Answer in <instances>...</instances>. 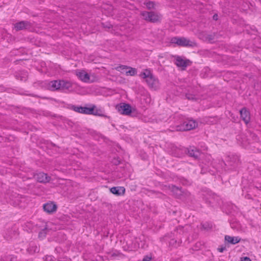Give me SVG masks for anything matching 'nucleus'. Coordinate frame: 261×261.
<instances>
[{"label": "nucleus", "instance_id": "f257e3e1", "mask_svg": "<svg viewBox=\"0 0 261 261\" xmlns=\"http://www.w3.org/2000/svg\"><path fill=\"white\" fill-rule=\"evenodd\" d=\"M140 76L145 80L149 88L154 90L160 88V84L158 79L153 75L150 70L148 69L144 70L140 74Z\"/></svg>", "mask_w": 261, "mask_h": 261}, {"label": "nucleus", "instance_id": "7c9ffc66", "mask_svg": "<svg viewBox=\"0 0 261 261\" xmlns=\"http://www.w3.org/2000/svg\"><path fill=\"white\" fill-rule=\"evenodd\" d=\"M73 110L76 112L81 113V110H82V107L73 106Z\"/></svg>", "mask_w": 261, "mask_h": 261}, {"label": "nucleus", "instance_id": "e433bc0d", "mask_svg": "<svg viewBox=\"0 0 261 261\" xmlns=\"http://www.w3.org/2000/svg\"><path fill=\"white\" fill-rule=\"evenodd\" d=\"M19 261H28V260H19Z\"/></svg>", "mask_w": 261, "mask_h": 261}, {"label": "nucleus", "instance_id": "39448f33", "mask_svg": "<svg viewBox=\"0 0 261 261\" xmlns=\"http://www.w3.org/2000/svg\"><path fill=\"white\" fill-rule=\"evenodd\" d=\"M175 64L179 67H181L183 70L189 66H190L192 62L188 59H185L180 56H175Z\"/></svg>", "mask_w": 261, "mask_h": 261}, {"label": "nucleus", "instance_id": "2eb2a0df", "mask_svg": "<svg viewBox=\"0 0 261 261\" xmlns=\"http://www.w3.org/2000/svg\"><path fill=\"white\" fill-rule=\"evenodd\" d=\"M169 187L173 194L177 198H180V196H182L184 193L181 188L174 185L170 186Z\"/></svg>", "mask_w": 261, "mask_h": 261}, {"label": "nucleus", "instance_id": "6e6552de", "mask_svg": "<svg viewBox=\"0 0 261 261\" xmlns=\"http://www.w3.org/2000/svg\"><path fill=\"white\" fill-rule=\"evenodd\" d=\"M197 125V123L193 120H189L185 121L182 125V128H180L179 130H189L195 128Z\"/></svg>", "mask_w": 261, "mask_h": 261}, {"label": "nucleus", "instance_id": "5701e85b", "mask_svg": "<svg viewBox=\"0 0 261 261\" xmlns=\"http://www.w3.org/2000/svg\"><path fill=\"white\" fill-rule=\"evenodd\" d=\"M96 108L95 106L93 105L92 107V108L93 109V112L92 113H91L90 115H94L96 116H103L104 115L102 114V111L100 109H95Z\"/></svg>", "mask_w": 261, "mask_h": 261}, {"label": "nucleus", "instance_id": "6ab92c4d", "mask_svg": "<svg viewBox=\"0 0 261 261\" xmlns=\"http://www.w3.org/2000/svg\"><path fill=\"white\" fill-rule=\"evenodd\" d=\"M227 162L230 166H235L237 165L239 161V159L236 155H232V156H228Z\"/></svg>", "mask_w": 261, "mask_h": 261}, {"label": "nucleus", "instance_id": "9b49d317", "mask_svg": "<svg viewBox=\"0 0 261 261\" xmlns=\"http://www.w3.org/2000/svg\"><path fill=\"white\" fill-rule=\"evenodd\" d=\"M188 153L189 156L197 159L200 155L201 152L199 149L194 146H190L187 149Z\"/></svg>", "mask_w": 261, "mask_h": 261}, {"label": "nucleus", "instance_id": "ddd939ff", "mask_svg": "<svg viewBox=\"0 0 261 261\" xmlns=\"http://www.w3.org/2000/svg\"><path fill=\"white\" fill-rule=\"evenodd\" d=\"M76 76L84 82H89L90 81L89 75L85 71H79L76 72Z\"/></svg>", "mask_w": 261, "mask_h": 261}, {"label": "nucleus", "instance_id": "c9c22d12", "mask_svg": "<svg viewBox=\"0 0 261 261\" xmlns=\"http://www.w3.org/2000/svg\"><path fill=\"white\" fill-rule=\"evenodd\" d=\"M213 19L214 20H217L218 19V15L217 14H215L214 16H213Z\"/></svg>", "mask_w": 261, "mask_h": 261}, {"label": "nucleus", "instance_id": "f704fd0d", "mask_svg": "<svg viewBox=\"0 0 261 261\" xmlns=\"http://www.w3.org/2000/svg\"><path fill=\"white\" fill-rule=\"evenodd\" d=\"M241 261H251V259L249 257H245Z\"/></svg>", "mask_w": 261, "mask_h": 261}, {"label": "nucleus", "instance_id": "412c9836", "mask_svg": "<svg viewBox=\"0 0 261 261\" xmlns=\"http://www.w3.org/2000/svg\"><path fill=\"white\" fill-rule=\"evenodd\" d=\"M93 109L91 108H88L86 107H82V110H81V113L90 115L92 113Z\"/></svg>", "mask_w": 261, "mask_h": 261}, {"label": "nucleus", "instance_id": "0eeeda50", "mask_svg": "<svg viewBox=\"0 0 261 261\" xmlns=\"http://www.w3.org/2000/svg\"><path fill=\"white\" fill-rule=\"evenodd\" d=\"M31 27V22L28 21H21L14 24V29L16 31L29 29Z\"/></svg>", "mask_w": 261, "mask_h": 261}, {"label": "nucleus", "instance_id": "aec40b11", "mask_svg": "<svg viewBox=\"0 0 261 261\" xmlns=\"http://www.w3.org/2000/svg\"><path fill=\"white\" fill-rule=\"evenodd\" d=\"M39 251V249L35 245H30V247L27 249V251L30 254H33L36 252H38Z\"/></svg>", "mask_w": 261, "mask_h": 261}, {"label": "nucleus", "instance_id": "f3484780", "mask_svg": "<svg viewBox=\"0 0 261 261\" xmlns=\"http://www.w3.org/2000/svg\"><path fill=\"white\" fill-rule=\"evenodd\" d=\"M225 240L228 243L231 244H236L241 241V239L238 237H231L229 236H225Z\"/></svg>", "mask_w": 261, "mask_h": 261}, {"label": "nucleus", "instance_id": "c756f323", "mask_svg": "<svg viewBox=\"0 0 261 261\" xmlns=\"http://www.w3.org/2000/svg\"><path fill=\"white\" fill-rule=\"evenodd\" d=\"M186 97L187 99L189 100H195L196 99V98L195 97L194 95H193L190 94H186Z\"/></svg>", "mask_w": 261, "mask_h": 261}, {"label": "nucleus", "instance_id": "7ed1b4c3", "mask_svg": "<svg viewBox=\"0 0 261 261\" xmlns=\"http://www.w3.org/2000/svg\"><path fill=\"white\" fill-rule=\"evenodd\" d=\"M141 15L144 20L153 23L157 22L161 19L160 15L153 11H143Z\"/></svg>", "mask_w": 261, "mask_h": 261}, {"label": "nucleus", "instance_id": "b1692460", "mask_svg": "<svg viewBox=\"0 0 261 261\" xmlns=\"http://www.w3.org/2000/svg\"><path fill=\"white\" fill-rule=\"evenodd\" d=\"M127 69L128 70H126L125 71V74L127 75L133 76L135 75L137 73V71L135 68L128 67V68H127Z\"/></svg>", "mask_w": 261, "mask_h": 261}, {"label": "nucleus", "instance_id": "4c0bfd02", "mask_svg": "<svg viewBox=\"0 0 261 261\" xmlns=\"http://www.w3.org/2000/svg\"><path fill=\"white\" fill-rule=\"evenodd\" d=\"M42 234V232H40L39 236Z\"/></svg>", "mask_w": 261, "mask_h": 261}, {"label": "nucleus", "instance_id": "a211bd4d", "mask_svg": "<svg viewBox=\"0 0 261 261\" xmlns=\"http://www.w3.org/2000/svg\"><path fill=\"white\" fill-rule=\"evenodd\" d=\"M61 89L60 90L63 91L68 90L72 87V84L70 82L64 80H60Z\"/></svg>", "mask_w": 261, "mask_h": 261}, {"label": "nucleus", "instance_id": "4be33fe9", "mask_svg": "<svg viewBox=\"0 0 261 261\" xmlns=\"http://www.w3.org/2000/svg\"><path fill=\"white\" fill-rule=\"evenodd\" d=\"M9 234H6V238L7 240L10 239L17 235V232L15 230H10L8 231Z\"/></svg>", "mask_w": 261, "mask_h": 261}, {"label": "nucleus", "instance_id": "c85d7f7f", "mask_svg": "<svg viewBox=\"0 0 261 261\" xmlns=\"http://www.w3.org/2000/svg\"><path fill=\"white\" fill-rule=\"evenodd\" d=\"M54 257L52 255H46L44 258L45 261H53Z\"/></svg>", "mask_w": 261, "mask_h": 261}, {"label": "nucleus", "instance_id": "cd10ccee", "mask_svg": "<svg viewBox=\"0 0 261 261\" xmlns=\"http://www.w3.org/2000/svg\"><path fill=\"white\" fill-rule=\"evenodd\" d=\"M16 198L17 199L15 201V203H14V204H15V205L19 204V202H18V199L19 198V195L17 194L16 196L15 195H12V197L11 198L13 200V198Z\"/></svg>", "mask_w": 261, "mask_h": 261}, {"label": "nucleus", "instance_id": "f8f14e48", "mask_svg": "<svg viewBox=\"0 0 261 261\" xmlns=\"http://www.w3.org/2000/svg\"><path fill=\"white\" fill-rule=\"evenodd\" d=\"M60 80L50 81L48 84V89L51 91L60 90Z\"/></svg>", "mask_w": 261, "mask_h": 261}, {"label": "nucleus", "instance_id": "1a4fd4ad", "mask_svg": "<svg viewBox=\"0 0 261 261\" xmlns=\"http://www.w3.org/2000/svg\"><path fill=\"white\" fill-rule=\"evenodd\" d=\"M43 210L48 214H53L56 212L57 206L53 202H49L43 204Z\"/></svg>", "mask_w": 261, "mask_h": 261}, {"label": "nucleus", "instance_id": "393cba45", "mask_svg": "<svg viewBox=\"0 0 261 261\" xmlns=\"http://www.w3.org/2000/svg\"><path fill=\"white\" fill-rule=\"evenodd\" d=\"M16 257L14 256H6L3 257L1 261H16Z\"/></svg>", "mask_w": 261, "mask_h": 261}, {"label": "nucleus", "instance_id": "2f4dec72", "mask_svg": "<svg viewBox=\"0 0 261 261\" xmlns=\"http://www.w3.org/2000/svg\"><path fill=\"white\" fill-rule=\"evenodd\" d=\"M151 257L149 256H145L143 259V261H151Z\"/></svg>", "mask_w": 261, "mask_h": 261}, {"label": "nucleus", "instance_id": "72a5a7b5", "mask_svg": "<svg viewBox=\"0 0 261 261\" xmlns=\"http://www.w3.org/2000/svg\"><path fill=\"white\" fill-rule=\"evenodd\" d=\"M27 76V74L26 73H24V75L23 76L21 77L20 80H22V81L24 80L25 81Z\"/></svg>", "mask_w": 261, "mask_h": 261}, {"label": "nucleus", "instance_id": "4468645a", "mask_svg": "<svg viewBox=\"0 0 261 261\" xmlns=\"http://www.w3.org/2000/svg\"><path fill=\"white\" fill-rule=\"evenodd\" d=\"M110 192L117 196H121L125 194V189L123 187H114L110 189Z\"/></svg>", "mask_w": 261, "mask_h": 261}, {"label": "nucleus", "instance_id": "bb28decb", "mask_svg": "<svg viewBox=\"0 0 261 261\" xmlns=\"http://www.w3.org/2000/svg\"><path fill=\"white\" fill-rule=\"evenodd\" d=\"M128 67L124 65H120L116 68L117 70L118 71H121L122 72H125L126 70H127Z\"/></svg>", "mask_w": 261, "mask_h": 261}, {"label": "nucleus", "instance_id": "f03ea898", "mask_svg": "<svg viewBox=\"0 0 261 261\" xmlns=\"http://www.w3.org/2000/svg\"><path fill=\"white\" fill-rule=\"evenodd\" d=\"M171 41L172 43L184 47H192L196 45L195 42L184 37H173L171 39Z\"/></svg>", "mask_w": 261, "mask_h": 261}, {"label": "nucleus", "instance_id": "a878e982", "mask_svg": "<svg viewBox=\"0 0 261 261\" xmlns=\"http://www.w3.org/2000/svg\"><path fill=\"white\" fill-rule=\"evenodd\" d=\"M146 6L148 9H153L155 7V4L154 2L149 1L145 3Z\"/></svg>", "mask_w": 261, "mask_h": 261}, {"label": "nucleus", "instance_id": "20e7f679", "mask_svg": "<svg viewBox=\"0 0 261 261\" xmlns=\"http://www.w3.org/2000/svg\"><path fill=\"white\" fill-rule=\"evenodd\" d=\"M243 136L242 143L245 147H247V145L257 142L259 140L258 137L254 133H248L247 136Z\"/></svg>", "mask_w": 261, "mask_h": 261}, {"label": "nucleus", "instance_id": "423d86ee", "mask_svg": "<svg viewBox=\"0 0 261 261\" xmlns=\"http://www.w3.org/2000/svg\"><path fill=\"white\" fill-rule=\"evenodd\" d=\"M117 111L121 114L128 115L132 113V107L130 105L121 103L116 107Z\"/></svg>", "mask_w": 261, "mask_h": 261}, {"label": "nucleus", "instance_id": "473e14b6", "mask_svg": "<svg viewBox=\"0 0 261 261\" xmlns=\"http://www.w3.org/2000/svg\"><path fill=\"white\" fill-rule=\"evenodd\" d=\"M225 249H226V248H225V247H224L219 248L218 249V251H219L220 252H223V251H224V250H225Z\"/></svg>", "mask_w": 261, "mask_h": 261}, {"label": "nucleus", "instance_id": "9d476101", "mask_svg": "<svg viewBox=\"0 0 261 261\" xmlns=\"http://www.w3.org/2000/svg\"><path fill=\"white\" fill-rule=\"evenodd\" d=\"M35 176L37 180L41 183H46L49 182L50 180V177L48 176L47 174L43 172L37 173L35 175Z\"/></svg>", "mask_w": 261, "mask_h": 261}, {"label": "nucleus", "instance_id": "dca6fc26", "mask_svg": "<svg viewBox=\"0 0 261 261\" xmlns=\"http://www.w3.org/2000/svg\"><path fill=\"white\" fill-rule=\"evenodd\" d=\"M241 117L246 123L250 120V114L245 108L242 109L240 111Z\"/></svg>", "mask_w": 261, "mask_h": 261}]
</instances>
